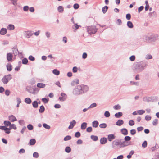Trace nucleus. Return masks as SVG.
<instances>
[{
    "label": "nucleus",
    "mask_w": 159,
    "mask_h": 159,
    "mask_svg": "<svg viewBox=\"0 0 159 159\" xmlns=\"http://www.w3.org/2000/svg\"><path fill=\"white\" fill-rule=\"evenodd\" d=\"M119 146H120V142L116 141H114L112 142L113 148H116Z\"/></svg>",
    "instance_id": "11"
},
{
    "label": "nucleus",
    "mask_w": 159,
    "mask_h": 159,
    "mask_svg": "<svg viewBox=\"0 0 159 159\" xmlns=\"http://www.w3.org/2000/svg\"><path fill=\"white\" fill-rule=\"evenodd\" d=\"M13 58L12 54L11 53H8L7 55V58L9 61H11Z\"/></svg>",
    "instance_id": "10"
},
{
    "label": "nucleus",
    "mask_w": 159,
    "mask_h": 159,
    "mask_svg": "<svg viewBox=\"0 0 159 159\" xmlns=\"http://www.w3.org/2000/svg\"><path fill=\"white\" fill-rule=\"evenodd\" d=\"M126 19L127 20H129L131 18V15L129 13L127 14L126 15Z\"/></svg>",
    "instance_id": "61"
},
{
    "label": "nucleus",
    "mask_w": 159,
    "mask_h": 159,
    "mask_svg": "<svg viewBox=\"0 0 159 159\" xmlns=\"http://www.w3.org/2000/svg\"><path fill=\"white\" fill-rule=\"evenodd\" d=\"M79 26H80L78 25L77 24H75L72 26V28L73 29L77 30L78 29Z\"/></svg>",
    "instance_id": "46"
},
{
    "label": "nucleus",
    "mask_w": 159,
    "mask_h": 159,
    "mask_svg": "<svg viewBox=\"0 0 159 159\" xmlns=\"http://www.w3.org/2000/svg\"><path fill=\"white\" fill-rule=\"evenodd\" d=\"M27 127L28 129L29 130H32L33 129V126L31 124L28 125L27 126Z\"/></svg>",
    "instance_id": "48"
},
{
    "label": "nucleus",
    "mask_w": 159,
    "mask_h": 159,
    "mask_svg": "<svg viewBox=\"0 0 159 159\" xmlns=\"http://www.w3.org/2000/svg\"><path fill=\"white\" fill-rule=\"evenodd\" d=\"M45 35L47 38H49L50 37L51 34L49 32H45Z\"/></svg>",
    "instance_id": "62"
},
{
    "label": "nucleus",
    "mask_w": 159,
    "mask_h": 159,
    "mask_svg": "<svg viewBox=\"0 0 159 159\" xmlns=\"http://www.w3.org/2000/svg\"><path fill=\"white\" fill-rule=\"evenodd\" d=\"M28 60L26 58H24L22 60V63L24 64H26L28 63Z\"/></svg>",
    "instance_id": "42"
},
{
    "label": "nucleus",
    "mask_w": 159,
    "mask_h": 159,
    "mask_svg": "<svg viewBox=\"0 0 159 159\" xmlns=\"http://www.w3.org/2000/svg\"><path fill=\"white\" fill-rule=\"evenodd\" d=\"M92 129L91 127H88L86 129V131L89 133L91 132L92 131Z\"/></svg>",
    "instance_id": "56"
},
{
    "label": "nucleus",
    "mask_w": 159,
    "mask_h": 159,
    "mask_svg": "<svg viewBox=\"0 0 159 159\" xmlns=\"http://www.w3.org/2000/svg\"><path fill=\"white\" fill-rule=\"evenodd\" d=\"M42 100L44 103H48L49 101L46 98H42Z\"/></svg>",
    "instance_id": "54"
},
{
    "label": "nucleus",
    "mask_w": 159,
    "mask_h": 159,
    "mask_svg": "<svg viewBox=\"0 0 159 159\" xmlns=\"http://www.w3.org/2000/svg\"><path fill=\"white\" fill-rule=\"evenodd\" d=\"M81 135L80 133L79 132H76L75 134V136L76 138H79Z\"/></svg>",
    "instance_id": "49"
},
{
    "label": "nucleus",
    "mask_w": 159,
    "mask_h": 159,
    "mask_svg": "<svg viewBox=\"0 0 159 159\" xmlns=\"http://www.w3.org/2000/svg\"><path fill=\"white\" fill-rule=\"evenodd\" d=\"M25 102L27 104H30L31 103L32 101L30 98H27L25 99Z\"/></svg>",
    "instance_id": "26"
},
{
    "label": "nucleus",
    "mask_w": 159,
    "mask_h": 159,
    "mask_svg": "<svg viewBox=\"0 0 159 159\" xmlns=\"http://www.w3.org/2000/svg\"><path fill=\"white\" fill-rule=\"evenodd\" d=\"M123 114L122 112H118L115 114V116L117 118H119L122 116Z\"/></svg>",
    "instance_id": "24"
},
{
    "label": "nucleus",
    "mask_w": 159,
    "mask_h": 159,
    "mask_svg": "<svg viewBox=\"0 0 159 159\" xmlns=\"http://www.w3.org/2000/svg\"><path fill=\"white\" fill-rule=\"evenodd\" d=\"M129 124L130 126H133L134 124V122L133 120H130L129 122Z\"/></svg>",
    "instance_id": "60"
},
{
    "label": "nucleus",
    "mask_w": 159,
    "mask_h": 159,
    "mask_svg": "<svg viewBox=\"0 0 159 159\" xmlns=\"http://www.w3.org/2000/svg\"><path fill=\"white\" fill-rule=\"evenodd\" d=\"M104 116L106 117H108L110 116V113L108 111H106L104 113Z\"/></svg>",
    "instance_id": "45"
},
{
    "label": "nucleus",
    "mask_w": 159,
    "mask_h": 159,
    "mask_svg": "<svg viewBox=\"0 0 159 159\" xmlns=\"http://www.w3.org/2000/svg\"><path fill=\"white\" fill-rule=\"evenodd\" d=\"M61 96L64 98L65 99H66V97H67V95H66L63 93H61Z\"/></svg>",
    "instance_id": "63"
},
{
    "label": "nucleus",
    "mask_w": 159,
    "mask_h": 159,
    "mask_svg": "<svg viewBox=\"0 0 159 159\" xmlns=\"http://www.w3.org/2000/svg\"><path fill=\"white\" fill-rule=\"evenodd\" d=\"M113 108L115 110L120 109L121 108V106L120 105L118 104L114 106Z\"/></svg>",
    "instance_id": "47"
},
{
    "label": "nucleus",
    "mask_w": 159,
    "mask_h": 159,
    "mask_svg": "<svg viewBox=\"0 0 159 159\" xmlns=\"http://www.w3.org/2000/svg\"><path fill=\"white\" fill-rule=\"evenodd\" d=\"M147 65L148 63L146 61L136 62L134 64L133 70L135 73H139L142 72Z\"/></svg>",
    "instance_id": "1"
},
{
    "label": "nucleus",
    "mask_w": 159,
    "mask_h": 159,
    "mask_svg": "<svg viewBox=\"0 0 159 159\" xmlns=\"http://www.w3.org/2000/svg\"><path fill=\"white\" fill-rule=\"evenodd\" d=\"M128 27L130 28H132L133 27V23L130 21H128L127 24Z\"/></svg>",
    "instance_id": "27"
},
{
    "label": "nucleus",
    "mask_w": 159,
    "mask_h": 159,
    "mask_svg": "<svg viewBox=\"0 0 159 159\" xmlns=\"http://www.w3.org/2000/svg\"><path fill=\"white\" fill-rule=\"evenodd\" d=\"M35 90L34 89H30L28 90V92L30 93L34 94Z\"/></svg>",
    "instance_id": "51"
},
{
    "label": "nucleus",
    "mask_w": 159,
    "mask_h": 159,
    "mask_svg": "<svg viewBox=\"0 0 159 159\" xmlns=\"http://www.w3.org/2000/svg\"><path fill=\"white\" fill-rule=\"evenodd\" d=\"M57 10L59 12L62 13L63 11L64 8L62 6H59L57 8Z\"/></svg>",
    "instance_id": "28"
},
{
    "label": "nucleus",
    "mask_w": 159,
    "mask_h": 159,
    "mask_svg": "<svg viewBox=\"0 0 159 159\" xmlns=\"http://www.w3.org/2000/svg\"><path fill=\"white\" fill-rule=\"evenodd\" d=\"M80 88L82 92V94L87 92L89 90V87L87 85L83 84L80 85Z\"/></svg>",
    "instance_id": "5"
},
{
    "label": "nucleus",
    "mask_w": 159,
    "mask_h": 159,
    "mask_svg": "<svg viewBox=\"0 0 159 159\" xmlns=\"http://www.w3.org/2000/svg\"><path fill=\"white\" fill-rule=\"evenodd\" d=\"M87 123L86 122L83 123L81 125V129L82 130L85 129L87 127Z\"/></svg>",
    "instance_id": "23"
},
{
    "label": "nucleus",
    "mask_w": 159,
    "mask_h": 159,
    "mask_svg": "<svg viewBox=\"0 0 159 159\" xmlns=\"http://www.w3.org/2000/svg\"><path fill=\"white\" fill-rule=\"evenodd\" d=\"M92 126L94 128H97L98 125L99 123L96 120L92 122Z\"/></svg>",
    "instance_id": "21"
},
{
    "label": "nucleus",
    "mask_w": 159,
    "mask_h": 159,
    "mask_svg": "<svg viewBox=\"0 0 159 159\" xmlns=\"http://www.w3.org/2000/svg\"><path fill=\"white\" fill-rule=\"evenodd\" d=\"M135 59V57L134 55H132L129 57V59L131 61H134Z\"/></svg>",
    "instance_id": "52"
},
{
    "label": "nucleus",
    "mask_w": 159,
    "mask_h": 159,
    "mask_svg": "<svg viewBox=\"0 0 159 159\" xmlns=\"http://www.w3.org/2000/svg\"><path fill=\"white\" fill-rule=\"evenodd\" d=\"M52 72L54 74H55L57 75H59V74H60L59 71L57 70L56 69L53 70Z\"/></svg>",
    "instance_id": "35"
},
{
    "label": "nucleus",
    "mask_w": 159,
    "mask_h": 159,
    "mask_svg": "<svg viewBox=\"0 0 159 159\" xmlns=\"http://www.w3.org/2000/svg\"><path fill=\"white\" fill-rule=\"evenodd\" d=\"M108 9V7L105 6L102 8V11L104 14L107 11Z\"/></svg>",
    "instance_id": "31"
},
{
    "label": "nucleus",
    "mask_w": 159,
    "mask_h": 159,
    "mask_svg": "<svg viewBox=\"0 0 159 159\" xmlns=\"http://www.w3.org/2000/svg\"><path fill=\"white\" fill-rule=\"evenodd\" d=\"M147 145V142L146 141H145L142 143V146L143 148H145Z\"/></svg>",
    "instance_id": "58"
},
{
    "label": "nucleus",
    "mask_w": 159,
    "mask_h": 159,
    "mask_svg": "<svg viewBox=\"0 0 159 159\" xmlns=\"http://www.w3.org/2000/svg\"><path fill=\"white\" fill-rule=\"evenodd\" d=\"M38 104L36 101H34L32 103L33 107L34 108H37L38 107Z\"/></svg>",
    "instance_id": "29"
},
{
    "label": "nucleus",
    "mask_w": 159,
    "mask_h": 159,
    "mask_svg": "<svg viewBox=\"0 0 159 159\" xmlns=\"http://www.w3.org/2000/svg\"><path fill=\"white\" fill-rule=\"evenodd\" d=\"M33 157L35 158H37L39 157V154L38 152H35L33 154Z\"/></svg>",
    "instance_id": "55"
},
{
    "label": "nucleus",
    "mask_w": 159,
    "mask_h": 159,
    "mask_svg": "<svg viewBox=\"0 0 159 159\" xmlns=\"http://www.w3.org/2000/svg\"><path fill=\"white\" fill-rule=\"evenodd\" d=\"M98 30V29L95 26H91L87 27V31L90 34H94Z\"/></svg>",
    "instance_id": "3"
},
{
    "label": "nucleus",
    "mask_w": 159,
    "mask_h": 159,
    "mask_svg": "<svg viewBox=\"0 0 159 159\" xmlns=\"http://www.w3.org/2000/svg\"><path fill=\"white\" fill-rule=\"evenodd\" d=\"M97 106V104L95 103H93L91 104V105L88 107V109H90L95 107Z\"/></svg>",
    "instance_id": "36"
},
{
    "label": "nucleus",
    "mask_w": 159,
    "mask_h": 159,
    "mask_svg": "<svg viewBox=\"0 0 159 159\" xmlns=\"http://www.w3.org/2000/svg\"><path fill=\"white\" fill-rule=\"evenodd\" d=\"M71 137L70 136L67 135L65 137V138L64 139V140L65 141H67L68 140H70V139H71Z\"/></svg>",
    "instance_id": "37"
},
{
    "label": "nucleus",
    "mask_w": 159,
    "mask_h": 159,
    "mask_svg": "<svg viewBox=\"0 0 159 159\" xmlns=\"http://www.w3.org/2000/svg\"><path fill=\"white\" fill-rule=\"evenodd\" d=\"M158 122V120L157 119H155L152 122V125H153L156 126Z\"/></svg>",
    "instance_id": "40"
},
{
    "label": "nucleus",
    "mask_w": 159,
    "mask_h": 159,
    "mask_svg": "<svg viewBox=\"0 0 159 159\" xmlns=\"http://www.w3.org/2000/svg\"><path fill=\"white\" fill-rule=\"evenodd\" d=\"M107 127V125L105 123L101 124L99 125V127L101 128H105Z\"/></svg>",
    "instance_id": "33"
},
{
    "label": "nucleus",
    "mask_w": 159,
    "mask_h": 159,
    "mask_svg": "<svg viewBox=\"0 0 159 159\" xmlns=\"http://www.w3.org/2000/svg\"><path fill=\"white\" fill-rule=\"evenodd\" d=\"M45 110V108L43 105L41 106L40 107V108L39 110V112L41 113L43 112Z\"/></svg>",
    "instance_id": "30"
},
{
    "label": "nucleus",
    "mask_w": 159,
    "mask_h": 159,
    "mask_svg": "<svg viewBox=\"0 0 159 159\" xmlns=\"http://www.w3.org/2000/svg\"><path fill=\"white\" fill-rule=\"evenodd\" d=\"M158 35L157 34H152L149 36H146V41L149 42H155L158 39Z\"/></svg>",
    "instance_id": "2"
},
{
    "label": "nucleus",
    "mask_w": 159,
    "mask_h": 159,
    "mask_svg": "<svg viewBox=\"0 0 159 159\" xmlns=\"http://www.w3.org/2000/svg\"><path fill=\"white\" fill-rule=\"evenodd\" d=\"M73 93L76 96L82 95V92L80 88V85L76 86L73 91Z\"/></svg>",
    "instance_id": "4"
},
{
    "label": "nucleus",
    "mask_w": 159,
    "mask_h": 159,
    "mask_svg": "<svg viewBox=\"0 0 159 159\" xmlns=\"http://www.w3.org/2000/svg\"><path fill=\"white\" fill-rule=\"evenodd\" d=\"M131 139V137L129 136H126L125 137V141H129Z\"/></svg>",
    "instance_id": "59"
},
{
    "label": "nucleus",
    "mask_w": 159,
    "mask_h": 159,
    "mask_svg": "<svg viewBox=\"0 0 159 159\" xmlns=\"http://www.w3.org/2000/svg\"><path fill=\"white\" fill-rule=\"evenodd\" d=\"M76 122L75 120H73L70 123V125L68 127L69 129H71L73 128L74 125L76 124Z\"/></svg>",
    "instance_id": "9"
},
{
    "label": "nucleus",
    "mask_w": 159,
    "mask_h": 159,
    "mask_svg": "<svg viewBox=\"0 0 159 159\" xmlns=\"http://www.w3.org/2000/svg\"><path fill=\"white\" fill-rule=\"evenodd\" d=\"M37 86L38 88H44L45 87L46 85L43 83H39L37 84Z\"/></svg>",
    "instance_id": "19"
},
{
    "label": "nucleus",
    "mask_w": 159,
    "mask_h": 159,
    "mask_svg": "<svg viewBox=\"0 0 159 159\" xmlns=\"http://www.w3.org/2000/svg\"><path fill=\"white\" fill-rule=\"evenodd\" d=\"M65 151L67 153H69L71 151V148L70 147H67L65 149Z\"/></svg>",
    "instance_id": "44"
},
{
    "label": "nucleus",
    "mask_w": 159,
    "mask_h": 159,
    "mask_svg": "<svg viewBox=\"0 0 159 159\" xmlns=\"http://www.w3.org/2000/svg\"><path fill=\"white\" fill-rule=\"evenodd\" d=\"M122 133L124 135H126L128 134L127 130L125 128H123L121 130Z\"/></svg>",
    "instance_id": "22"
},
{
    "label": "nucleus",
    "mask_w": 159,
    "mask_h": 159,
    "mask_svg": "<svg viewBox=\"0 0 159 159\" xmlns=\"http://www.w3.org/2000/svg\"><path fill=\"white\" fill-rule=\"evenodd\" d=\"M11 75L9 74L7 75H5L2 79V80L4 84H7L8 82L11 79Z\"/></svg>",
    "instance_id": "6"
},
{
    "label": "nucleus",
    "mask_w": 159,
    "mask_h": 159,
    "mask_svg": "<svg viewBox=\"0 0 159 159\" xmlns=\"http://www.w3.org/2000/svg\"><path fill=\"white\" fill-rule=\"evenodd\" d=\"M107 141V139L105 137L102 138L100 139V142L101 144H105Z\"/></svg>",
    "instance_id": "14"
},
{
    "label": "nucleus",
    "mask_w": 159,
    "mask_h": 159,
    "mask_svg": "<svg viewBox=\"0 0 159 159\" xmlns=\"http://www.w3.org/2000/svg\"><path fill=\"white\" fill-rule=\"evenodd\" d=\"M43 125L44 128L47 129H49L50 128V126L46 123H43Z\"/></svg>",
    "instance_id": "39"
},
{
    "label": "nucleus",
    "mask_w": 159,
    "mask_h": 159,
    "mask_svg": "<svg viewBox=\"0 0 159 159\" xmlns=\"http://www.w3.org/2000/svg\"><path fill=\"white\" fill-rule=\"evenodd\" d=\"M130 83L131 85H135L137 86H138L139 85V83L138 82H135L133 81H131Z\"/></svg>",
    "instance_id": "41"
},
{
    "label": "nucleus",
    "mask_w": 159,
    "mask_h": 159,
    "mask_svg": "<svg viewBox=\"0 0 159 159\" xmlns=\"http://www.w3.org/2000/svg\"><path fill=\"white\" fill-rule=\"evenodd\" d=\"M15 26L11 24H9L7 27V29L9 30H12L15 29Z\"/></svg>",
    "instance_id": "16"
},
{
    "label": "nucleus",
    "mask_w": 159,
    "mask_h": 159,
    "mask_svg": "<svg viewBox=\"0 0 159 159\" xmlns=\"http://www.w3.org/2000/svg\"><path fill=\"white\" fill-rule=\"evenodd\" d=\"M11 126V129H14L15 130L17 128L15 125L14 124H11V125H10Z\"/></svg>",
    "instance_id": "53"
},
{
    "label": "nucleus",
    "mask_w": 159,
    "mask_h": 159,
    "mask_svg": "<svg viewBox=\"0 0 159 159\" xmlns=\"http://www.w3.org/2000/svg\"><path fill=\"white\" fill-rule=\"evenodd\" d=\"M13 51V54H14L15 56H17L19 53L17 47L16 46L12 48Z\"/></svg>",
    "instance_id": "8"
},
{
    "label": "nucleus",
    "mask_w": 159,
    "mask_h": 159,
    "mask_svg": "<svg viewBox=\"0 0 159 159\" xmlns=\"http://www.w3.org/2000/svg\"><path fill=\"white\" fill-rule=\"evenodd\" d=\"M151 117L149 115H147L145 117V119L147 121H149L151 120Z\"/></svg>",
    "instance_id": "50"
},
{
    "label": "nucleus",
    "mask_w": 159,
    "mask_h": 159,
    "mask_svg": "<svg viewBox=\"0 0 159 159\" xmlns=\"http://www.w3.org/2000/svg\"><path fill=\"white\" fill-rule=\"evenodd\" d=\"M29 9V7L28 6H25L23 7V10L25 11H27Z\"/></svg>",
    "instance_id": "57"
},
{
    "label": "nucleus",
    "mask_w": 159,
    "mask_h": 159,
    "mask_svg": "<svg viewBox=\"0 0 159 159\" xmlns=\"http://www.w3.org/2000/svg\"><path fill=\"white\" fill-rule=\"evenodd\" d=\"M33 33L32 31H25L24 32V34L27 38H29L33 34Z\"/></svg>",
    "instance_id": "7"
},
{
    "label": "nucleus",
    "mask_w": 159,
    "mask_h": 159,
    "mask_svg": "<svg viewBox=\"0 0 159 159\" xmlns=\"http://www.w3.org/2000/svg\"><path fill=\"white\" fill-rule=\"evenodd\" d=\"M4 124L7 127L11 125V122L9 121H5L4 122Z\"/></svg>",
    "instance_id": "43"
},
{
    "label": "nucleus",
    "mask_w": 159,
    "mask_h": 159,
    "mask_svg": "<svg viewBox=\"0 0 159 159\" xmlns=\"http://www.w3.org/2000/svg\"><path fill=\"white\" fill-rule=\"evenodd\" d=\"M36 142L34 139H32L30 140L29 143L30 145H33L35 144Z\"/></svg>",
    "instance_id": "25"
},
{
    "label": "nucleus",
    "mask_w": 159,
    "mask_h": 159,
    "mask_svg": "<svg viewBox=\"0 0 159 159\" xmlns=\"http://www.w3.org/2000/svg\"><path fill=\"white\" fill-rule=\"evenodd\" d=\"M6 67L8 71H10L12 70V67L11 64L9 63L7 64L6 66Z\"/></svg>",
    "instance_id": "20"
},
{
    "label": "nucleus",
    "mask_w": 159,
    "mask_h": 159,
    "mask_svg": "<svg viewBox=\"0 0 159 159\" xmlns=\"http://www.w3.org/2000/svg\"><path fill=\"white\" fill-rule=\"evenodd\" d=\"M90 138L94 141H97L98 139V137L97 136L92 135L91 136Z\"/></svg>",
    "instance_id": "32"
},
{
    "label": "nucleus",
    "mask_w": 159,
    "mask_h": 159,
    "mask_svg": "<svg viewBox=\"0 0 159 159\" xmlns=\"http://www.w3.org/2000/svg\"><path fill=\"white\" fill-rule=\"evenodd\" d=\"M145 112V111L143 110H140L137 111V113L139 115H142Z\"/></svg>",
    "instance_id": "38"
},
{
    "label": "nucleus",
    "mask_w": 159,
    "mask_h": 159,
    "mask_svg": "<svg viewBox=\"0 0 159 159\" xmlns=\"http://www.w3.org/2000/svg\"><path fill=\"white\" fill-rule=\"evenodd\" d=\"M124 123V121L122 120H119L116 123V124L118 126H121Z\"/></svg>",
    "instance_id": "18"
},
{
    "label": "nucleus",
    "mask_w": 159,
    "mask_h": 159,
    "mask_svg": "<svg viewBox=\"0 0 159 159\" xmlns=\"http://www.w3.org/2000/svg\"><path fill=\"white\" fill-rule=\"evenodd\" d=\"M145 58L147 60L151 59L152 58V57L150 54H147L146 55Z\"/></svg>",
    "instance_id": "34"
},
{
    "label": "nucleus",
    "mask_w": 159,
    "mask_h": 159,
    "mask_svg": "<svg viewBox=\"0 0 159 159\" xmlns=\"http://www.w3.org/2000/svg\"><path fill=\"white\" fill-rule=\"evenodd\" d=\"M7 29L5 28H2L1 29L0 34L1 35H5L7 32Z\"/></svg>",
    "instance_id": "17"
},
{
    "label": "nucleus",
    "mask_w": 159,
    "mask_h": 159,
    "mask_svg": "<svg viewBox=\"0 0 159 159\" xmlns=\"http://www.w3.org/2000/svg\"><path fill=\"white\" fill-rule=\"evenodd\" d=\"M9 120L12 122H13L17 120L16 117L13 115H11L9 116Z\"/></svg>",
    "instance_id": "12"
},
{
    "label": "nucleus",
    "mask_w": 159,
    "mask_h": 159,
    "mask_svg": "<svg viewBox=\"0 0 159 159\" xmlns=\"http://www.w3.org/2000/svg\"><path fill=\"white\" fill-rule=\"evenodd\" d=\"M9 43V42L8 40H5L3 41L2 44L3 45H7Z\"/></svg>",
    "instance_id": "64"
},
{
    "label": "nucleus",
    "mask_w": 159,
    "mask_h": 159,
    "mask_svg": "<svg viewBox=\"0 0 159 159\" xmlns=\"http://www.w3.org/2000/svg\"><path fill=\"white\" fill-rule=\"evenodd\" d=\"M128 143L126 141H124L123 142H120V148L124 147L129 145Z\"/></svg>",
    "instance_id": "13"
},
{
    "label": "nucleus",
    "mask_w": 159,
    "mask_h": 159,
    "mask_svg": "<svg viewBox=\"0 0 159 159\" xmlns=\"http://www.w3.org/2000/svg\"><path fill=\"white\" fill-rule=\"evenodd\" d=\"M107 139L109 141H111L115 139V136L113 134H109L108 136Z\"/></svg>",
    "instance_id": "15"
}]
</instances>
